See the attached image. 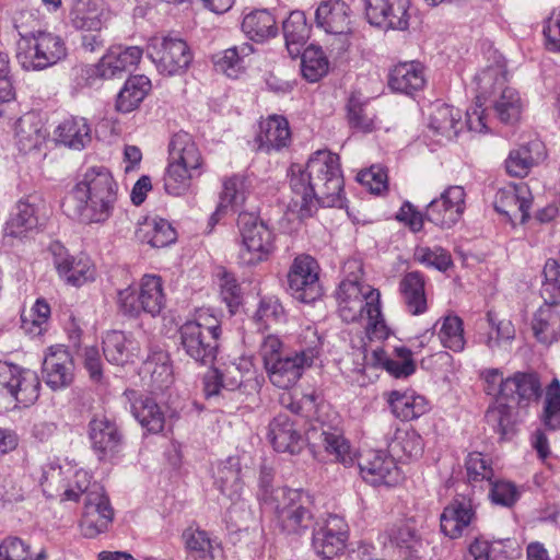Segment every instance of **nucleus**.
<instances>
[{"label": "nucleus", "mask_w": 560, "mask_h": 560, "mask_svg": "<svg viewBox=\"0 0 560 560\" xmlns=\"http://www.w3.org/2000/svg\"><path fill=\"white\" fill-rule=\"evenodd\" d=\"M292 197L289 210L300 219L312 217L319 205L341 207L343 203V176L339 156L328 150L313 153L305 167H290Z\"/></svg>", "instance_id": "f257e3e1"}, {"label": "nucleus", "mask_w": 560, "mask_h": 560, "mask_svg": "<svg viewBox=\"0 0 560 560\" xmlns=\"http://www.w3.org/2000/svg\"><path fill=\"white\" fill-rule=\"evenodd\" d=\"M299 341L301 349L296 351H284L276 335H268L261 341L259 355L269 381L278 388L293 387L319 354L322 341L314 327L304 328Z\"/></svg>", "instance_id": "f03ea898"}, {"label": "nucleus", "mask_w": 560, "mask_h": 560, "mask_svg": "<svg viewBox=\"0 0 560 560\" xmlns=\"http://www.w3.org/2000/svg\"><path fill=\"white\" fill-rule=\"evenodd\" d=\"M118 185L104 166H91L70 190L67 202L83 224H104L114 214Z\"/></svg>", "instance_id": "7ed1b4c3"}, {"label": "nucleus", "mask_w": 560, "mask_h": 560, "mask_svg": "<svg viewBox=\"0 0 560 560\" xmlns=\"http://www.w3.org/2000/svg\"><path fill=\"white\" fill-rule=\"evenodd\" d=\"M338 312L346 323L365 322L369 339L383 340L389 335L381 310V293L358 276L346 278L337 291Z\"/></svg>", "instance_id": "20e7f679"}, {"label": "nucleus", "mask_w": 560, "mask_h": 560, "mask_svg": "<svg viewBox=\"0 0 560 560\" xmlns=\"http://www.w3.org/2000/svg\"><path fill=\"white\" fill-rule=\"evenodd\" d=\"M205 160L197 143L187 132L175 133L168 144V159L163 176L166 194L174 197L191 192L194 180L203 173Z\"/></svg>", "instance_id": "39448f33"}, {"label": "nucleus", "mask_w": 560, "mask_h": 560, "mask_svg": "<svg viewBox=\"0 0 560 560\" xmlns=\"http://www.w3.org/2000/svg\"><path fill=\"white\" fill-rule=\"evenodd\" d=\"M221 336V320L210 308H199L179 327L180 346L185 353L201 364L213 362Z\"/></svg>", "instance_id": "423d86ee"}, {"label": "nucleus", "mask_w": 560, "mask_h": 560, "mask_svg": "<svg viewBox=\"0 0 560 560\" xmlns=\"http://www.w3.org/2000/svg\"><path fill=\"white\" fill-rule=\"evenodd\" d=\"M541 385L539 378L534 373H516L512 377H508L500 385L498 397V428L500 441H510L516 433L515 421L513 416L514 407L528 406L530 401H535L540 397Z\"/></svg>", "instance_id": "0eeeda50"}, {"label": "nucleus", "mask_w": 560, "mask_h": 560, "mask_svg": "<svg viewBox=\"0 0 560 560\" xmlns=\"http://www.w3.org/2000/svg\"><path fill=\"white\" fill-rule=\"evenodd\" d=\"M36 372L0 361V412L32 406L39 397Z\"/></svg>", "instance_id": "6e6552de"}, {"label": "nucleus", "mask_w": 560, "mask_h": 560, "mask_svg": "<svg viewBox=\"0 0 560 560\" xmlns=\"http://www.w3.org/2000/svg\"><path fill=\"white\" fill-rule=\"evenodd\" d=\"M16 59L25 70H43L65 59L67 46L59 36L46 31L19 33Z\"/></svg>", "instance_id": "1a4fd4ad"}, {"label": "nucleus", "mask_w": 560, "mask_h": 560, "mask_svg": "<svg viewBox=\"0 0 560 560\" xmlns=\"http://www.w3.org/2000/svg\"><path fill=\"white\" fill-rule=\"evenodd\" d=\"M238 231L240 262L245 266H257L267 261L276 248L272 230L254 214L241 213Z\"/></svg>", "instance_id": "9d476101"}, {"label": "nucleus", "mask_w": 560, "mask_h": 560, "mask_svg": "<svg viewBox=\"0 0 560 560\" xmlns=\"http://www.w3.org/2000/svg\"><path fill=\"white\" fill-rule=\"evenodd\" d=\"M264 504L276 514L277 522L288 534H301L312 523L307 497L299 490L276 488L271 495L264 497Z\"/></svg>", "instance_id": "9b49d317"}, {"label": "nucleus", "mask_w": 560, "mask_h": 560, "mask_svg": "<svg viewBox=\"0 0 560 560\" xmlns=\"http://www.w3.org/2000/svg\"><path fill=\"white\" fill-rule=\"evenodd\" d=\"M147 55L163 75H179L186 72L192 61L187 43L178 37H152L147 45Z\"/></svg>", "instance_id": "f8f14e48"}, {"label": "nucleus", "mask_w": 560, "mask_h": 560, "mask_svg": "<svg viewBox=\"0 0 560 560\" xmlns=\"http://www.w3.org/2000/svg\"><path fill=\"white\" fill-rule=\"evenodd\" d=\"M118 305L128 315H138L141 311L155 316L165 305L163 282L161 277L145 275L142 277L139 288L128 287L118 292Z\"/></svg>", "instance_id": "ddd939ff"}, {"label": "nucleus", "mask_w": 560, "mask_h": 560, "mask_svg": "<svg viewBox=\"0 0 560 560\" xmlns=\"http://www.w3.org/2000/svg\"><path fill=\"white\" fill-rule=\"evenodd\" d=\"M315 23L318 28L338 39L339 50L347 49L354 32V12L351 1H320L315 11Z\"/></svg>", "instance_id": "4468645a"}, {"label": "nucleus", "mask_w": 560, "mask_h": 560, "mask_svg": "<svg viewBox=\"0 0 560 560\" xmlns=\"http://www.w3.org/2000/svg\"><path fill=\"white\" fill-rule=\"evenodd\" d=\"M288 284L292 296L301 302L311 303L319 299L323 288L317 261L308 255L295 257L288 272Z\"/></svg>", "instance_id": "2eb2a0df"}, {"label": "nucleus", "mask_w": 560, "mask_h": 560, "mask_svg": "<svg viewBox=\"0 0 560 560\" xmlns=\"http://www.w3.org/2000/svg\"><path fill=\"white\" fill-rule=\"evenodd\" d=\"M412 15L410 0H365L368 22L382 30L405 31Z\"/></svg>", "instance_id": "dca6fc26"}, {"label": "nucleus", "mask_w": 560, "mask_h": 560, "mask_svg": "<svg viewBox=\"0 0 560 560\" xmlns=\"http://www.w3.org/2000/svg\"><path fill=\"white\" fill-rule=\"evenodd\" d=\"M465 200L464 187L448 186L428 205L425 218L441 229H451L460 221L466 208Z\"/></svg>", "instance_id": "f3484780"}, {"label": "nucleus", "mask_w": 560, "mask_h": 560, "mask_svg": "<svg viewBox=\"0 0 560 560\" xmlns=\"http://www.w3.org/2000/svg\"><path fill=\"white\" fill-rule=\"evenodd\" d=\"M360 475L374 487H394L399 483L401 474L395 458L382 451H366L359 459Z\"/></svg>", "instance_id": "a211bd4d"}, {"label": "nucleus", "mask_w": 560, "mask_h": 560, "mask_svg": "<svg viewBox=\"0 0 560 560\" xmlns=\"http://www.w3.org/2000/svg\"><path fill=\"white\" fill-rule=\"evenodd\" d=\"M113 520V509L98 483L88 492L84 501L82 518L80 522L81 532L85 537L93 538L107 529Z\"/></svg>", "instance_id": "6ab92c4d"}, {"label": "nucleus", "mask_w": 560, "mask_h": 560, "mask_svg": "<svg viewBox=\"0 0 560 560\" xmlns=\"http://www.w3.org/2000/svg\"><path fill=\"white\" fill-rule=\"evenodd\" d=\"M532 194L524 183L508 184L499 188L494 197V209L508 222H525L529 215Z\"/></svg>", "instance_id": "aec40b11"}, {"label": "nucleus", "mask_w": 560, "mask_h": 560, "mask_svg": "<svg viewBox=\"0 0 560 560\" xmlns=\"http://www.w3.org/2000/svg\"><path fill=\"white\" fill-rule=\"evenodd\" d=\"M214 485L232 502L230 508L231 517L236 513L237 508L242 511L243 517L250 514L247 504L242 500L243 480L238 457L231 456L218 465L214 472Z\"/></svg>", "instance_id": "412c9836"}, {"label": "nucleus", "mask_w": 560, "mask_h": 560, "mask_svg": "<svg viewBox=\"0 0 560 560\" xmlns=\"http://www.w3.org/2000/svg\"><path fill=\"white\" fill-rule=\"evenodd\" d=\"M42 201L20 200L3 226V238L13 241L36 230L45 217Z\"/></svg>", "instance_id": "4be33fe9"}, {"label": "nucleus", "mask_w": 560, "mask_h": 560, "mask_svg": "<svg viewBox=\"0 0 560 560\" xmlns=\"http://www.w3.org/2000/svg\"><path fill=\"white\" fill-rule=\"evenodd\" d=\"M347 538L348 525L343 517L329 515L314 530L312 546L318 556L330 559L343 550Z\"/></svg>", "instance_id": "5701e85b"}, {"label": "nucleus", "mask_w": 560, "mask_h": 560, "mask_svg": "<svg viewBox=\"0 0 560 560\" xmlns=\"http://www.w3.org/2000/svg\"><path fill=\"white\" fill-rule=\"evenodd\" d=\"M73 370L72 357L65 346L56 345L48 348L43 362V374L51 389L69 386L73 381Z\"/></svg>", "instance_id": "b1692460"}, {"label": "nucleus", "mask_w": 560, "mask_h": 560, "mask_svg": "<svg viewBox=\"0 0 560 560\" xmlns=\"http://www.w3.org/2000/svg\"><path fill=\"white\" fill-rule=\"evenodd\" d=\"M471 84L476 96L472 105L467 110V126L472 132L486 135L489 129V72L483 70L477 73Z\"/></svg>", "instance_id": "393cba45"}, {"label": "nucleus", "mask_w": 560, "mask_h": 560, "mask_svg": "<svg viewBox=\"0 0 560 560\" xmlns=\"http://www.w3.org/2000/svg\"><path fill=\"white\" fill-rule=\"evenodd\" d=\"M268 438L277 452L298 454L303 448V438L295 420L279 413L269 424Z\"/></svg>", "instance_id": "a878e982"}, {"label": "nucleus", "mask_w": 560, "mask_h": 560, "mask_svg": "<svg viewBox=\"0 0 560 560\" xmlns=\"http://www.w3.org/2000/svg\"><path fill=\"white\" fill-rule=\"evenodd\" d=\"M93 450L101 459H109L121 448V435L115 422L105 416L95 417L89 431Z\"/></svg>", "instance_id": "bb28decb"}, {"label": "nucleus", "mask_w": 560, "mask_h": 560, "mask_svg": "<svg viewBox=\"0 0 560 560\" xmlns=\"http://www.w3.org/2000/svg\"><path fill=\"white\" fill-rule=\"evenodd\" d=\"M547 156L544 142L538 139L510 151L504 161L506 173L513 177H525L530 170L541 163Z\"/></svg>", "instance_id": "cd10ccee"}, {"label": "nucleus", "mask_w": 560, "mask_h": 560, "mask_svg": "<svg viewBox=\"0 0 560 560\" xmlns=\"http://www.w3.org/2000/svg\"><path fill=\"white\" fill-rule=\"evenodd\" d=\"M125 397L130 405V412L142 428L152 433L163 430L164 413L152 398L136 390H126Z\"/></svg>", "instance_id": "c85d7f7f"}, {"label": "nucleus", "mask_w": 560, "mask_h": 560, "mask_svg": "<svg viewBox=\"0 0 560 560\" xmlns=\"http://www.w3.org/2000/svg\"><path fill=\"white\" fill-rule=\"evenodd\" d=\"M143 55L139 46H115L105 54L101 61L105 80L121 78L125 72L136 69Z\"/></svg>", "instance_id": "c756f323"}, {"label": "nucleus", "mask_w": 560, "mask_h": 560, "mask_svg": "<svg viewBox=\"0 0 560 560\" xmlns=\"http://www.w3.org/2000/svg\"><path fill=\"white\" fill-rule=\"evenodd\" d=\"M254 54L253 45L242 43L218 51L212 56L214 70L230 79H238L248 66V59Z\"/></svg>", "instance_id": "7c9ffc66"}, {"label": "nucleus", "mask_w": 560, "mask_h": 560, "mask_svg": "<svg viewBox=\"0 0 560 560\" xmlns=\"http://www.w3.org/2000/svg\"><path fill=\"white\" fill-rule=\"evenodd\" d=\"M136 237L152 248H163L176 241L177 233L166 219L145 217L138 222Z\"/></svg>", "instance_id": "2f4dec72"}, {"label": "nucleus", "mask_w": 560, "mask_h": 560, "mask_svg": "<svg viewBox=\"0 0 560 560\" xmlns=\"http://www.w3.org/2000/svg\"><path fill=\"white\" fill-rule=\"evenodd\" d=\"M259 149L267 153L279 151L289 145L291 131L288 120L279 115H271L260 121L256 137Z\"/></svg>", "instance_id": "473e14b6"}, {"label": "nucleus", "mask_w": 560, "mask_h": 560, "mask_svg": "<svg viewBox=\"0 0 560 560\" xmlns=\"http://www.w3.org/2000/svg\"><path fill=\"white\" fill-rule=\"evenodd\" d=\"M384 396L395 417L404 421L419 418L429 410L425 397L412 389L392 390L385 393Z\"/></svg>", "instance_id": "72a5a7b5"}, {"label": "nucleus", "mask_w": 560, "mask_h": 560, "mask_svg": "<svg viewBox=\"0 0 560 560\" xmlns=\"http://www.w3.org/2000/svg\"><path fill=\"white\" fill-rule=\"evenodd\" d=\"M103 352L109 363L125 365L139 355L140 347L131 336L113 330L103 338Z\"/></svg>", "instance_id": "f704fd0d"}, {"label": "nucleus", "mask_w": 560, "mask_h": 560, "mask_svg": "<svg viewBox=\"0 0 560 560\" xmlns=\"http://www.w3.org/2000/svg\"><path fill=\"white\" fill-rule=\"evenodd\" d=\"M399 292L408 313L421 315L427 312L425 281L421 272L406 273L399 282Z\"/></svg>", "instance_id": "c9c22d12"}, {"label": "nucleus", "mask_w": 560, "mask_h": 560, "mask_svg": "<svg viewBox=\"0 0 560 560\" xmlns=\"http://www.w3.org/2000/svg\"><path fill=\"white\" fill-rule=\"evenodd\" d=\"M462 112L447 104H434L429 117V128L435 136L452 140L463 129Z\"/></svg>", "instance_id": "e433bc0d"}, {"label": "nucleus", "mask_w": 560, "mask_h": 560, "mask_svg": "<svg viewBox=\"0 0 560 560\" xmlns=\"http://www.w3.org/2000/svg\"><path fill=\"white\" fill-rule=\"evenodd\" d=\"M55 266L59 276L69 284L81 287L95 277V268L88 257H72L59 254Z\"/></svg>", "instance_id": "4c0bfd02"}, {"label": "nucleus", "mask_w": 560, "mask_h": 560, "mask_svg": "<svg viewBox=\"0 0 560 560\" xmlns=\"http://www.w3.org/2000/svg\"><path fill=\"white\" fill-rule=\"evenodd\" d=\"M395 352L398 360L392 359L380 347L372 350L370 355H365L368 364L382 368L390 375L401 378L411 375L415 372V363L411 359V351L405 347L396 348Z\"/></svg>", "instance_id": "58836bf2"}, {"label": "nucleus", "mask_w": 560, "mask_h": 560, "mask_svg": "<svg viewBox=\"0 0 560 560\" xmlns=\"http://www.w3.org/2000/svg\"><path fill=\"white\" fill-rule=\"evenodd\" d=\"M472 516L474 512L470 503L455 499L441 514V530L452 539L458 538L470 524Z\"/></svg>", "instance_id": "ea45409f"}, {"label": "nucleus", "mask_w": 560, "mask_h": 560, "mask_svg": "<svg viewBox=\"0 0 560 560\" xmlns=\"http://www.w3.org/2000/svg\"><path fill=\"white\" fill-rule=\"evenodd\" d=\"M47 131L40 117L33 112L24 114L15 124V137L20 150L24 152L38 149L47 138Z\"/></svg>", "instance_id": "a19ab883"}, {"label": "nucleus", "mask_w": 560, "mask_h": 560, "mask_svg": "<svg viewBox=\"0 0 560 560\" xmlns=\"http://www.w3.org/2000/svg\"><path fill=\"white\" fill-rule=\"evenodd\" d=\"M55 138L70 149L82 150L91 142V127L83 117H70L57 126Z\"/></svg>", "instance_id": "79ce46f5"}, {"label": "nucleus", "mask_w": 560, "mask_h": 560, "mask_svg": "<svg viewBox=\"0 0 560 560\" xmlns=\"http://www.w3.org/2000/svg\"><path fill=\"white\" fill-rule=\"evenodd\" d=\"M384 538L392 546L404 551L408 557H417L424 548L423 540L411 522L394 524L384 533Z\"/></svg>", "instance_id": "37998d69"}, {"label": "nucleus", "mask_w": 560, "mask_h": 560, "mask_svg": "<svg viewBox=\"0 0 560 560\" xmlns=\"http://www.w3.org/2000/svg\"><path fill=\"white\" fill-rule=\"evenodd\" d=\"M424 83L423 67L416 61L402 62L395 66L389 75L390 88L406 94H411L422 89Z\"/></svg>", "instance_id": "c03bdc74"}, {"label": "nucleus", "mask_w": 560, "mask_h": 560, "mask_svg": "<svg viewBox=\"0 0 560 560\" xmlns=\"http://www.w3.org/2000/svg\"><path fill=\"white\" fill-rule=\"evenodd\" d=\"M150 90L151 81L148 77H130L117 95L116 109L124 114L131 113L139 107Z\"/></svg>", "instance_id": "a18cd8bd"}, {"label": "nucleus", "mask_w": 560, "mask_h": 560, "mask_svg": "<svg viewBox=\"0 0 560 560\" xmlns=\"http://www.w3.org/2000/svg\"><path fill=\"white\" fill-rule=\"evenodd\" d=\"M282 28L289 54L293 58L298 57L311 34L305 13L299 10L292 11L283 21Z\"/></svg>", "instance_id": "49530a36"}, {"label": "nucleus", "mask_w": 560, "mask_h": 560, "mask_svg": "<svg viewBox=\"0 0 560 560\" xmlns=\"http://www.w3.org/2000/svg\"><path fill=\"white\" fill-rule=\"evenodd\" d=\"M552 306L546 304V306L540 307L532 323V330L536 340L544 346H550L559 340L560 314Z\"/></svg>", "instance_id": "de8ad7c7"}, {"label": "nucleus", "mask_w": 560, "mask_h": 560, "mask_svg": "<svg viewBox=\"0 0 560 560\" xmlns=\"http://www.w3.org/2000/svg\"><path fill=\"white\" fill-rule=\"evenodd\" d=\"M242 31L249 39L260 43L278 34L276 19L268 10H255L246 14Z\"/></svg>", "instance_id": "09e8293b"}, {"label": "nucleus", "mask_w": 560, "mask_h": 560, "mask_svg": "<svg viewBox=\"0 0 560 560\" xmlns=\"http://www.w3.org/2000/svg\"><path fill=\"white\" fill-rule=\"evenodd\" d=\"M525 106V101L512 86L502 88L492 105L498 119L505 125L518 122Z\"/></svg>", "instance_id": "8fccbe9b"}, {"label": "nucleus", "mask_w": 560, "mask_h": 560, "mask_svg": "<svg viewBox=\"0 0 560 560\" xmlns=\"http://www.w3.org/2000/svg\"><path fill=\"white\" fill-rule=\"evenodd\" d=\"M222 186L220 203L211 220H214L217 215L228 208L237 210L243 207L249 190L248 179L243 175H233L225 178Z\"/></svg>", "instance_id": "3c124183"}, {"label": "nucleus", "mask_w": 560, "mask_h": 560, "mask_svg": "<svg viewBox=\"0 0 560 560\" xmlns=\"http://www.w3.org/2000/svg\"><path fill=\"white\" fill-rule=\"evenodd\" d=\"M388 451L394 458L398 459L418 457L423 451V441L412 429H397L388 443Z\"/></svg>", "instance_id": "603ef678"}, {"label": "nucleus", "mask_w": 560, "mask_h": 560, "mask_svg": "<svg viewBox=\"0 0 560 560\" xmlns=\"http://www.w3.org/2000/svg\"><path fill=\"white\" fill-rule=\"evenodd\" d=\"M142 371L150 376V385L155 390H164L173 383V370L168 355L164 352H156L149 357Z\"/></svg>", "instance_id": "864d4df0"}, {"label": "nucleus", "mask_w": 560, "mask_h": 560, "mask_svg": "<svg viewBox=\"0 0 560 560\" xmlns=\"http://www.w3.org/2000/svg\"><path fill=\"white\" fill-rule=\"evenodd\" d=\"M329 61L319 46L306 47L301 57V71L310 82H317L328 73Z\"/></svg>", "instance_id": "5fc2aeb1"}, {"label": "nucleus", "mask_w": 560, "mask_h": 560, "mask_svg": "<svg viewBox=\"0 0 560 560\" xmlns=\"http://www.w3.org/2000/svg\"><path fill=\"white\" fill-rule=\"evenodd\" d=\"M50 306L44 299H37L28 313L22 314L21 328L31 337L42 336L49 326Z\"/></svg>", "instance_id": "6e6d98bb"}, {"label": "nucleus", "mask_w": 560, "mask_h": 560, "mask_svg": "<svg viewBox=\"0 0 560 560\" xmlns=\"http://www.w3.org/2000/svg\"><path fill=\"white\" fill-rule=\"evenodd\" d=\"M188 555L195 560H213V542L209 535L199 528L189 527L183 533Z\"/></svg>", "instance_id": "4d7b16f0"}, {"label": "nucleus", "mask_w": 560, "mask_h": 560, "mask_svg": "<svg viewBox=\"0 0 560 560\" xmlns=\"http://www.w3.org/2000/svg\"><path fill=\"white\" fill-rule=\"evenodd\" d=\"M439 339L443 347L459 352L465 347L462 319L456 315H447L441 322Z\"/></svg>", "instance_id": "13d9d810"}, {"label": "nucleus", "mask_w": 560, "mask_h": 560, "mask_svg": "<svg viewBox=\"0 0 560 560\" xmlns=\"http://www.w3.org/2000/svg\"><path fill=\"white\" fill-rule=\"evenodd\" d=\"M413 259L427 268H433L439 271H446L452 265L451 254L441 246H416Z\"/></svg>", "instance_id": "bf43d9fd"}, {"label": "nucleus", "mask_w": 560, "mask_h": 560, "mask_svg": "<svg viewBox=\"0 0 560 560\" xmlns=\"http://www.w3.org/2000/svg\"><path fill=\"white\" fill-rule=\"evenodd\" d=\"M45 549L36 553L31 552V547L18 537H9L0 544V560H46Z\"/></svg>", "instance_id": "052dcab7"}, {"label": "nucleus", "mask_w": 560, "mask_h": 560, "mask_svg": "<svg viewBox=\"0 0 560 560\" xmlns=\"http://www.w3.org/2000/svg\"><path fill=\"white\" fill-rule=\"evenodd\" d=\"M540 295L546 304L557 305L560 302V265L549 259L546 261Z\"/></svg>", "instance_id": "680f3d73"}, {"label": "nucleus", "mask_w": 560, "mask_h": 560, "mask_svg": "<svg viewBox=\"0 0 560 560\" xmlns=\"http://www.w3.org/2000/svg\"><path fill=\"white\" fill-rule=\"evenodd\" d=\"M542 422L550 430L560 429V382L553 378L546 389Z\"/></svg>", "instance_id": "e2e57ef3"}, {"label": "nucleus", "mask_w": 560, "mask_h": 560, "mask_svg": "<svg viewBox=\"0 0 560 560\" xmlns=\"http://www.w3.org/2000/svg\"><path fill=\"white\" fill-rule=\"evenodd\" d=\"M323 445L326 452L335 457L337 462L348 466L353 463L354 456L347 440L337 431L323 430L320 433Z\"/></svg>", "instance_id": "0e129e2a"}, {"label": "nucleus", "mask_w": 560, "mask_h": 560, "mask_svg": "<svg viewBox=\"0 0 560 560\" xmlns=\"http://www.w3.org/2000/svg\"><path fill=\"white\" fill-rule=\"evenodd\" d=\"M255 319L260 327L269 328L284 319V311L279 300L271 296L260 301Z\"/></svg>", "instance_id": "69168bd1"}, {"label": "nucleus", "mask_w": 560, "mask_h": 560, "mask_svg": "<svg viewBox=\"0 0 560 560\" xmlns=\"http://www.w3.org/2000/svg\"><path fill=\"white\" fill-rule=\"evenodd\" d=\"M521 489L508 480H498L492 482V504L504 508H512L520 500Z\"/></svg>", "instance_id": "338daca9"}, {"label": "nucleus", "mask_w": 560, "mask_h": 560, "mask_svg": "<svg viewBox=\"0 0 560 560\" xmlns=\"http://www.w3.org/2000/svg\"><path fill=\"white\" fill-rule=\"evenodd\" d=\"M92 488L91 475L84 469L75 470L72 478L66 485L63 499L78 501L82 494L86 497Z\"/></svg>", "instance_id": "774afa93"}]
</instances>
